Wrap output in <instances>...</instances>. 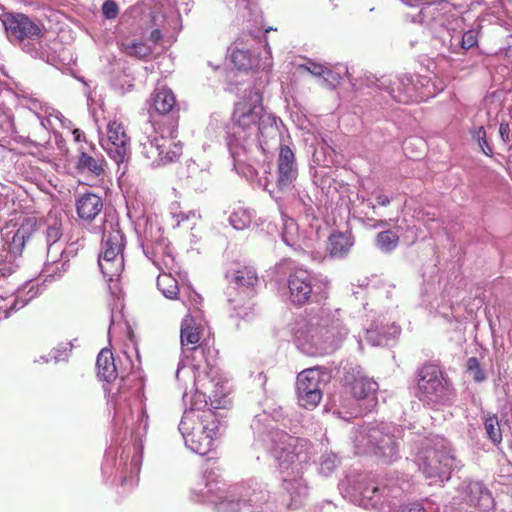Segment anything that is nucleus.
Listing matches in <instances>:
<instances>
[{
	"mask_svg": "<svg viewBox=\"0 0 512 512\" xmlns=\"http://www.w3.org/2000/svg\"><path fill=\"white\" fill-rule=\"evenodd\" d=\"M254 214L251 209L240 204L234 205L229 213L228 222L236 230L248 228Z\"/></svg>",
	"mask_w": 512,
	"mask_h": 512,
	"instance_id": "nucleus-37",
	"label": "nucleus"
},
{
	"mask_svg": "<svg viewBox=\"0 0 512 512\" xmlns=\"http://www.w3.org/2000/svg\"><path fill=\"white\" fill-rule=\"evenodd\" d=\"M62 236V222L57 213L50 212L45 218L27 217L15 232L9 250L12 254H21L29 241L44 243L48 255L52 257L55 244Z\"/></svg>",
	"mask_w": 512,
	"mask_h": 512,
	"instance_id": "nucleus-9",
	"label": "nucleus"
},
{
	"mask_svg": "<svg viewBox=\"0 0 512 512\" xmlns=\"http://www.w3.org/2000/svg\"><path fill=\"white\" fill-rule=\"evenodd\" d=\"M115 466L116 477L119 478L121 485H135L141 468V455L138 449L133 447L128 451L123 450Z\"/></svg>",
	"mask_w": 512,
	"mask_h": 512,
	"instance_id": "nucleus-26",
	"label": "nucleus"
},
{
	"mask_svg": "<svg viewBox=\"0 0 512 512\" xmlns=\"http://www.w3.org/2000/svg\"><path fill=\"white\" fill-rule=\"evenodd\" d=\"M102 148L116 163L125 162L130 155V137L127 135L122 122L114 119L107 124L106 135L100 139Z\"/></svg>",
	"mask_w": 512,
	"mask_h": 512,
	"instance_id": "nucleus-22",
	"label": "nucleus"
},
{
	"mask_svg": "<svg viewBox=\"0 0 512 512\" xmlns=\"http://www.w3.org/2000/svg\"><path fill=\"white\" fill-rule=\"evenodd\" d=\"M172 272L164 270L157 277V287L168 299H175L179 294L178 282L172 275Z\"/></svg>",
	"mask_w": 512,
	"mask_h": 512,
	"instance_id": "nucleus-40",
	"label": "nucleus"
},
{
	"mask_svg": "<svg viewBox=\"0 0 512 512\" xmlns=\"http://www.w3.org/2000/svg\"><path fill=\"white\" fill-rule=\"evenodd\" d=\"M424 146V141L422 139H418V138H409L407 140H405L404 144H403V148L405 150L406 153H408V150L410 149V147L412 146Z\"/></svg>",
	"mask_w": 512,
	"mask_h": 512,
	"instance_id": "nucleus-63",
	"label": "nucleus"
},
{
	"mask_svg": "<svg viewBox=\"0 0 512 512\" xmlns=\"http://www.w3.org/2000/svg\"><path fill=\"white\" fill-rule=\"evenodd\" d=\"M453 501L445 506V512H462L457 505L466 504L468 507H475L483 511L494 508L495 501L490 490L481 481L466 479L457 488V495Z\"/></svg>",
	"mask_w": 512,
	"mask_h": 512,
	"instance_id": "nucleus-20",
	"label": "nucleus"
},
{
	"mask_svg": "<svg viewBox=\"0 0 512 512\" xmlns=\"http://www.w3.org/2000/svg\"><path fill=\"white\" fill-rule=\"evenodd\" d=\"M398 241L399 236L391 230L382 231L376 236L377 248L385 253L393 251L397 247Z\"/></svg>",
	"mask_w": 512,
	"mask_h": 512,
	"instance_id": "nucleus-42",
	"label": "nucleus"
},
{
	"mask_svg": "<svg viewBox=\"0 0 512 512\" xmlns=\"http://www.w3.org/2000/svg\"><path fill=\"white\" fill-rule=\"evenodd\" d=\"M231 61L234 66L239 70H249L257 65L256 57L250 52V50L244 47L235 46L231 50L230 55Z\"/></svg>",
	"mask_w": 512,
	"mask_h": 512,
	"instance_id": "nucleus-38",
	"label": "nucleus"
},
{
	"mask_svg": "<svg viewBox=\"0 0 512 512\" xmlns=\"http://www.w3.org/2000/svg\"><path fill=\"white\" fill-rule=\"evenodd\" d=\"M277 189L279 191L293 190V184L298 177V167L293 150L281 144L277 160Z\"/></svg>",
	"mask_w": 512,
	"mask_h": 512,
	"instance_id": "nucleus-24",
	"label": "nucleus"
},
{
	"mask_svg": "<svg viewBox=\"0 0 512 512\" xmlns=\"http://www.w3.org/2000/svg\"><path fill=\"white\" fill-rule=\"evenodd\" d=\"M9 37L21 43L27 41H38L43 36V27L35 19L22 13H8L3 20Z\"/></svg>",
	"mask_w": 512,
	"mask_h": 512,
	"instance_id": "nucleus-23",
	"label": "nucleus"
},
{
	"mask_svg": "<svg viewBox=\"0 0 512 512\" xmlns=\"http://www.w3.org/2000/svg\"><path fill=\"white\" fill-rule=\"evenodd\" d=\"M301 68L308 71L310 74L323 78V81L326 82L329 86L335 87L340 81V74L332 71L331 69L314 62H307L304 65H301Z\"/></svg>",
	"mask_w": 512,
	"mask_h": 512,
	"instance_id": "nucleus-39",
	"label": "nucleus"
},
{
	"mask_svg": "<svg viewBox=\"0 0 512 512\" xmlns=\"http://www.w3.org/2000/svg\"><path fill=\"white\" fill-rule=\"evenodd\" d=\"M345 380L350 387V392L356 399H374V394L379 388L377 382L361 375L360 372L353 380L349 376H346Z\"/></svg>",
	"mask_w": 512,
	"mask_h": 512,
	"instance_id": "nucleus-35",
	"label": "nucleus"
},
{
	"mask_svg": "<svg viewBox=\"0 0 512 512\" xmlns=\"http://www.w3.org/2000/svg\"><path fill=\"white\" fill-rule=\"evenodd\" d=\"M195 393L190 397V406L187 409L208 410L209 392L203 389H198L197 385L193 383Z\"/></svg>",
	"mask_w": 512,
	"mask_h": 512,
	"instance_id": "nucleus-47",
	"label": "nucleus"
},
{
	"mask_svg": "<svg viewBox=\"0 0 512 512\" xmlns=\"http://www.w3.org/2000/svg\"><path fill=\"white\" fill-rule=\"evenodd\" d=\"M101 11L105 19L114 20L119 14V6L113 0H106L101 7Z\"/></svg>",
	"mask_w": 512,
	"mask_h": 512,
	"instance_id": "nucleus-55",
	"label": "nucleus"
},
{
	"mask_svg": "<svg viewBox=\"0 0 512 512\" xmlns=\"http://www.w3.org/2000/svg\"><path fill=\"white\" fill-rule=\"evenodd\" d=\"M87 146L89 147V150L84 146L79 148L76 168L80 172H87L93 176L99 177L104 174L106 161L101 155L96 153L95 148L92 145L87 144Z\"/></svg>",
	"mask_w": 512,
	"mask_h": 512,
	"instance_id": "nucleus-28",
	"label": "nucleus"
},
{
	"mask_svg": "<svg viewBox=\"0 0 512 512\" xmlns=\"http://www.w3.org/2000/svg\"><path fill=\"white\" fill-rule=\"evenodd\" d=\"M337 465L338 459L335 454H325L321 456L319 471L324 476H329Z\"/></svg>",
	"mask_w": 512,
	"mask_h": 512,
	"instance_id": "nucleus-49",
	"label": "nucleus"
},
{
	"mask_svg": "<svg viewBox=\"0 0 512 512\" xmlns=\"http://www.w3.org/2000/svg\"><path fill=\"white\" fill-rule=\"evenodd\" d=\"M499 135L504 144L510 145L512 140V134L510 125L507 122H501L499 126Z\"/></svg>",
	"mask_w": 512,
	"mask_h": 512,
	"instance_id": "nucleus-58",
	"label": "nucleus"
},
{
	"mask_svg": "<svg viewBox=\"0 0 512 512\" xmlns=\"http://www.w3.org/2000/svg\"><path fill=\"white\" fill-rule=\"evenodd\" d=\"M268 498L269 493L261 483L251 482L245 488L240 500L242 512H263Z\"/></svg>",
	"mask_w": 512,
	"mask_h": 512,
	"instance_id": "nucleus-27",
	"label": "nucleus"
},
{
	"mask_svg": "<svg viewBox=\"0 0 512 512\" xmlns=\"http://www.w3.org/2000/svg\"><path fill=\"white\" fill-rule=\"evenodd\" d=\"M296 347L308 356H322L336 351L347 337L349 328L341 311L327 307L298 316L291 325Z\"/></svg>",
	"mask_w": 512,
	"mask_h": 512,
	"instance_id": "nucleus-4",
	"label": "nucleus"
},
{
	"mask_svg": "<svg viewBox=\"0 0 512 512\" xmlns=\"http://www.w3.org/2000/svg\"><path fill=\"white\" fill-rule=\"evenodd\" d=\"M189 11L188 3L178 7L176 2L172 4L169 0H142L132 8L141 36L125 38L121 50L138 59L150 56L161 40L175 37L182 28L181 13Z\"/></svg>",
	"mask_w": 512,
	"mask_h": 512,
	"instance_id": "nucleus-3",
	"label": "nucleus"
},
{
	"mask_svg": "<svg viewBox=\"0 0 512 512\" xmlns=\"http://www.w3.org/2000/svg\"><path fill=\"white\" fill-rule=\"evenodd\" d=\"M367 85L387 92L396 102L403 104L424 101L436 93L431 79L421 75H404L395 79L368 77Z\"/></svg>",
	"mask_w": 512,
	"mask_h": 512,
	"instance_id": "nucleus-12",
	"label": "nucleus"
},
{
	"mask_svg": "<svg viewBox=\"0 0 512 512\" xmlns=\"http://www.w3.org/2000/svg\"><path fill=\"white\" fill-rule=\"evenodd\" d=\"M73 346H74L73 343L69 342V343H61L56 348H54L51 352L52 353L51 357L54 360V362L58 363V362L67 360L69 357V352L72 350Z\"/></svg>",
	"mask_w": 512,
	"mask_h": 512,
	"instance_id": "nucleus-51",
	"label": "nucleus"
},
{
	"mask_svg": "<svg viewBox=\"0 0 512 512\" xmlns=\"http://www.w3.org/2000/svg\"><path fill=\"white\" fill-rule=\"evenodd\" d=\"M432 508V503L430 500L425 499L422 502H414L403 505L401 507L400 512H428L429 509Z\"/></svg>",
	"mask_w": 512,
	"mask_h": 512,
	"instance_id": "nucleus-53",
	"label": "nucleus"
},
{
	"mask_svg": "<svg viewBox=\"0 0 512 512\" xmlns=\"http://www.w3.org/2000/svg\"><path fill=\"white\" fill-rule=\"evenodd\" d=\"M472 139L476 141L481 149V151L487 155L490 156L492 154V148L490 147L487 136H486V130L483 126H477L470 130Z\"/></svg>",
	"mask_w": 512,
	"mask_h": 512,
	"instance_id": "nucleus-46",
	"label": "nucleus"
},
{
	"mask_svg": "<svg viewBox=\"0 0 512 512\" xmlns=\"http://www.w3.org/2000/svg\"><path fill=\"white\" fill-rule=\"evenodd\" d=\"M351 500L365 509L384 511L395 505L394 500L401 496L398 486L388 484L374 476H364L351 486Z\"/></svg>",
	"mask_w": 512,
	"mask_h": 512,
	"instance_id": "nucleus-13",
	"label": "nucleus"
},
{
	"mask_svg": "<svg viewBox=\"0 0 512 512\" xmlns=\"http://www.w3.org/2000/svg\"><path fill=\"white\" fill-rule=\"evenodd\" d=\"M415 462L423 475L432 483H443L450 479L453 470L459 468L450 443L442 437L425 438Z\"/></svg>",
	"mask_w": 512,
	"mask_h": 512,
	"instance_id": "nucleus-8",
	"label": "nucleus"
},
{
	"mask_svg": "<svg viewBox=\"0 0 512 512\" xmlns=\"http://www.w3.org/2000/svg\"><path fill=\"white\" fill-rule=\"evenodd\" d=\"M174 217L176 218L177 225H180L182 222L189 220L191 218L196 217V213L193 211H189L187 213L180 212L179 214L174 213Z\"/></svg>",
	"mask_w": 512,
	"mask_h": 512,
	"instance_id": "nucleus-62",
	"label": "nucleus"
},
{
	"mask_svg": "<svg viewBox=\"0 0 512 512\" xmlns=\"http://www.w3.org/2000/svg\"><path fill=\"white\" fill-rule=\"evenodd\" d=\"M328 281L320 274L304 268H295L288 277L289 298L296 305H303L313 296L324 293Z\"/></svg>",
	"mask_w": 512,
	"mask_h": 512,
	"instance_id": "nucleus-19",
	"label": "nucleus"
},
{
	"mask_svg": "<svg viewBox=\"0 0 512 512\" xmlns=\"http://www.w3.org/2000/svg\"><path fill=\"white\" fill-rule=\"evenodd\" d=\"M467 369L472 374L473 379L477 382H481L485 379V373L480 368L477 358L471 357L467 361Z\"/></svg>",
	"mask_w": 512,
	"mask_h": 512,
	"instance_id": "nucleus-54",
	"label": "nucleus"
},
{
	"mask_svg": "<svg viewBox=\"0 0 512 512\" xmlns=\"http://www.w3.org/2000/svg\"><path fill=\"white\" fill-rule=\"evenodd\" d=\"M460 7L453 0H431L418 14V22L454 54H464L476 48L481 30L478 20L470 29L465 30V18L454 12Z\"/></svg>",
	"mask_w": 512,
	"mask_h": 512,
	"instance_id": "nucleus-5",
	"label": "nucleus"
},
{
	"mask_svg": "<svg viewBox=\"0 0 512 512\" xmlns=\"http://www.w3.org/2000/svg\"><path fill=\"white\" fill-rule=\"evenodd\" d=\"M313 162L320 166H329L331 163V160L328 159V152L323 146L314 150Z\"/></svg>",
	"mask_w": 512,
	"mask_h": 512,
	"instance_id": "nucleus-57",
	"label": "nucleus"
},
{
	"mask_svg": "<svg viewBox=\"0 0 512 512\" xmlns=\"http://www.w3.org/2000/svg\"><path fill=\"white\" fill-rule=\"evenodd\" d=\"M144 136L140 139L141 153L153 168L177 161L182 155V144L174 137L159 134L152 121L143 127Z\"/></svg>",
	"mask_w": 512,
	"mask_h": 512,
	"instance_id": "nucleus-14",
	"label": "nucleus"
},
{
	"mask_svg": "<svg viewBox=\"0 0 512 512\" xmlns=\"http://www.w3.org/2000/svg\"><path fill=\"white\" fill-rule=\"evenodd\" d=\"M96 368L99 379L107 383L116 379V365L114 363L113 354L108 348H103L98 354Z\"/></svg>",
	"mask_w": 512,
	"mask_h": 512,
	"instance_id": "nucleus-36",
	"label": "nucleus"
},
{
	"mask_svg": "<svg viewBox=\"0 0 512 512\" xmlns=\"http://www.w3.org/2000/svg\"><path fill=\"white\" fill-rule=\"evenodd\" d=\"M12 156V150L6 148L3 144H0V168H4L7 162H11Z\"/></svg>",
	"mask_w": 512,
	"mask_h": 512,
	"instance_id": "nucleus-59",
	"label": "nucleus"
},
{
	"mask_svg": "<svg viewBox=\"0 0 512 512\" xmlns=\"http://www.w3.org/2000/svg\"><path fill=\"white\" fill-rule=\"evenodd\" d=\"M235 310H236V316L240 317L242 319L249 320L252 318V316L254 314V310L251 305L235 307Z\"/></svg>",
	"mask_w": 512,
	"mask_h": 512,
	"instance_id": "nucleus-60",
	"label": "nucleus"
},
{
	"mask_svg": "<svg viewBox=\"0 0 512 512\" xmlns=\"http://www.w3.org/2000/svg\"><path fill=\"white\" fill-rule=\"evenodd\" d=\"M281 427L297 433V423L281 407L270 414L256 415L251 423L254 434L267 443L278 462L284 489L290 497L288 507L298 509L307 497L308 488L301 474L311 459L312 451L308 440L291 436Z\"/></svg>",
	"mask_w": 512,
	"mask_h": 512,
	"instance_id": "nucleus-1",
	"label": "nucleus"
},
{
	"mask_svg": "<svg viewBox=\"0 0 512 512\" xmlns=\"http://www.w3.org/2000/svg\"><path fill=\"white\" fill-rule=\"evenodd\" d=\"M176 378L178 381L182 378L193 379L198 389L209 392V400L212 408L220 409L226 407L228 403L226 396L230 391L228 380L220 372L219 368L212 365L207 360H205L203 366L198 363L191 364L190 367L186 366L182 360L178 364Z\"/></svg>",
	"mask_w": 512,
	"mask_h": 512,
	"instance_id": "nucleus-11",
	"label": "nucleus"
},
{
	"mask_svg": "<svg viewBox=\"0 0 512 512\" xmlns=\"http://www.w3.org/2000/svg\"><path fill=\"white\" fill-rule=\"evenodd\" d=\"M202 298L201 296L196 293L195 291H192L190 289L186 290V298H182V302L185 306L191 309H198V306L201 304Z\"/></svg>",
	"mask_w": 512,
	"mask_h": 512,
	"instance_id": "nucleus-56",
	"label": "nucleus"
},
{
	"mask_svg": "<svg viewBox=\"0 0 512 512\" xmlns=\"http://www.w3.org/2000/svg\"><path fill=\"white\" fill-rule=\"evenodd\" d=\"M176 104L175 96L169 88L157 87L151 95L149 101V112L160 115H166L172 111Z\"/></svg>",
	"mask_w": 512,
	"mask_h": 512,
	"instance_id": "nucleus-32",
	"label": "nucleus"
},
{
	"mask_svg": "<svg viewBox=\"0 0 512 512\" xmlns=\"http://www.w3.org/2000/svg\"><path fill=\"white\" fill-rule=\"evenodd\" d=\"M227 278L237 286L246 288L254 286L258 281L256 271L253 267H243L238 270L229 271Z\"/></svg>",
	"mask_w": 512,
	"mask_h": 512,
	"instance_id": "nucleus-41",
	"label": "nucleus"
},
{
	"mask_svg": "<svg viewBox=\"0 0 512 512\" xmlns=\"http://www.w3.org/2000/svg\"><path fill=\"white\" fill-rule=\"evenodd\" d=\"M15 271V266L11 263L0 262V277H7Z\"/></svg>",
	"mask_w": 512,
	"mask_h": 512,
	"instance_id": "nucleus-61",
	"label": "nucleus"
},
{
	"mask_svg": "<svg viewBox=\"0 0 512 512\" xmlns=\"http://www.w3.org/2000/svg\"><path fill=\"white\" fill-rule=\"evenodd\" d=\"M504 55L512 59V34L507 37V47L503 48Z\"/></svg>",
	"mask_w": 512,
	"mask_h": 512,
	"instance_id": "nucleus-64",
	"label": "nucleus"
},
{
	"mask_svg": "<svg viewBox=\"0 0 512 512\" xmlns=\"http://www.w3.org/2000/svg\"><path fill=\"white\" fill-rule=\"evenodd\" d=\"M142 249L145 256L151 260L160 271H175L176 264L169 241L163 237L162 227L156 219L147 218Z\"/></svg>",
	"mask_w": 512,
	"mask_h": 512,
	"instance_id": "nucleus-16",
	"label": "nucleus"
},
{
	"mask_svg": "<svg viewBox=\"0 0 512 512\" xmlns=\"http://www.w3.org/2000/svg\"><path fill=\"white\" fill-rule=\"evenodd\" d=\"M417 397L423 403L435 406L452 401V390L442 371L435 365H425L419 371Z\"/></svg>",
	"mask_w": 512,
	"mask_h": 512,
	"instance_id": "nucleus-17",
	"label": "nucleus"
},
{
	"mask_svg": "<svg viewBox=\"0 0 512 512\" xmlns=\"http://www.w3.org/2000/svg\"><path fill=\"white\" fill-rule=\"evenodd\" d=\"M199 329L200 328L196 325L194 318L190 315H187L182 321L180 338L183 357L179 362L183 360L184 364L188 367H190L191 364H194L193 362H189L190 353L204 356V348L197 345L200 340Z\"/></svg>",
	"mask_w": 512,
	"mask_h": 512,
	"instance_id": "nucleus-25",
	"label": "nucleus"
},
{
	"mask_svg": "<svg viewBox=\"0 0 512 512\" xmlns=\"http://www.w3.org/2000/svg\"><path fill=\"white\" fill-rule=\"evenodd\" d=\"M125 244L124 234L118 224L111 225L110 230H107V226L104 224L102 250L98 258V265L108 281L117 279L124 269L123 250Z\"/></svg>",
	"mask_w": 512,
	"mask_h": 512,
	"instance_id": "nucleus-15",
	"label": "nucleus"
},
{
	"mask_svg": "<svg viewBox=\"0 0 512 512\" xmlns=\"http://www.w3.org/2000/svg\"><path fill=\"white\" fill-rule=\"evenodd\" d=\"M354 245V238L349 232H335L329 237L327 250L335 259H343L350 253Z\"/></svg>",
	"mask_w": 512,
	"mask_h": 512,
	"instance_id": "nucleus-34",
	"label": "nucleus"
},
{
	"mask_svg": "<svg viewBox=\"0 0 512 512\" xmlns=\"http://www.w3.org/2000/svg\"><path fill=\"white\" fill-rule=\"evenodd\" d=\"M17 298L14 295L9 297H1L0 296V320L2 318H7L11 314V312L18 310Z\"/></svg>",
	"mask_w": 512,
	"mask_h": 512,
	"instance_id": "nucleus-50",
	"label": "nucleus"
},
{
	"mask_svg": "<svg viewBox=\"0 0 512 512\" xmlns=\"http://www.w3.org/2000/svg\"><path fill=\"white\" fill-rule=\"evenodd\" d=\"M400 334V327L395 323L375 325L365 332V339L373 346L389 345Z\"/></svg>",
	"mask_w": 512,
	"mask_h": 512,
	"instance_id": "nucleus-31",
	"label": "nucleus"
},
{
	"mask_svg": "<svg viewBox=\"0 0 512 512\" xmlns=\"http://www.w3.org/2000/svg\"><path fill=\"white\" fill-rule=\"evenodd\" d=\"M224 493V484L216 479L213 471H206L192 489L196 501L214 504L217 512H242L240 500L226 497Z\"/></svg>",
	"mask_w": 512,
	"mask_h": 512,
	"instance_id": "nucleus-18",
	"label": "nucleus"
},
{
	"mask_svg": "<svg viewBox=\"0 0 512 512\" xmlns=\"http://www.w3.org/2000/svg\"><path fill=\"white\" fill-rule=\"evenodd\" d=\"M15 95L19 105L27 107L38 119L42 128L48 130L51 127L52 123L50 117L52 113L49 111L48 107H44L37 98L33 97L25 90L19 89Z\"/></svg>",
	"mask_w": 512,
	"mask_h": 512,
	"instance_id": "nucleus-30",
	"label": "nucleus"
},
{
	"mask_svg": "<svg viewBox=\"0 0 512 512\" xmlns=\"http://www.w3.org/2000/svg\"><path fill=\"white\" fill-rule=\"evenodd\" d=\"M39 288L34 283H27L25 286L20 288L14 295L17 298L18 308L26 306L33 298L37 296Z\"/></svg>",
	"mask_w": 512,
	"mask_h": 512,
	"instance_id": "nucleus-44",
	"label": "nucleus"
},
{
	"mask_svg": "<svg viewBox=\"0 0 512 512\" xmlns=\"http://www.w3.org/2000/svg\"><path fill=\"white\" fill-rule=\"evenodd\" d=\"M328 373L319 367L308 368L297 376L296 387L299 405L306 409L315 408L321 401Z\"/></svg>",
	"mask_w": 512,
	"mask_h": 512,
	"instance_id": "nucleus-21",
	"label": "nucleus"
},
{
	"mask_svg": "<svg viewBox=\"0 0 512 512\" xmlns=\"http://www.w3.org/2000/svg\"><path fill=\"white\" fill-rule=\"evenodd\" d=\"M69 253L62 249L61 245L55 244L52 257L47 254V262L44 267L46 277L60 278L69 267Z\"/></svg>",
	"mask_w": 512,
	"mask_h": 512,
	"instance_id": "nucleus-33",
	"label": "nucleus"
},
{
	"mask_svg": "<svg viewBox=\"0 0 512 512\" xmlns=\"http://www.w3.org/2000/svg\"><path fill=\"white\" fill-rule=\"evenodd\" d=\"M143 383L136 375H128L121 378L116 390H108L109 404L114 410V426L120 430H130L131 436L140 439L147 430L148 416L142 406H137V419L135 420L132 411L133 405L137 404Z\"/></svg>",
	"mask_w": 512,
	"mask_h": 512,
	"instance_id": "nucleus-6",
	"label": "nucleus"
},
{
	"mask_svg": "<svg viewBox=\"0 0 512 512\" xmlns=\"http://www.w3.org/2000/svg\"><path fill=\"white\" fill-rule=\"evenodd\" d=\"M280 192L283 194H287L288 197H292L299 204L303 205L305 208H308V210L312 209V199L306 194L302 195L299 189L295 186V184H293V190L289 189Z\"/></svg>",
	"mask_w": 512,
	"mask_h": 512,
	"instance_id": "nucleus-52",
	"label": "nucleus"
},
{
	"mask_svg": "<svg viewBox=\"0 0 512 512\" xmlns=\"http://www.w3.org/2000/svg\"><path fill=\"white\" fill-rule=\"evenodd\" d=\"M78 218L83 223H91L103 210V200L94 193H84L75 202Z\"/></svg>",
	"mask_w": 512,
	"mask_h": 512,
	"instance_id": "nucleus-29",
	"label": "nucleus"
},
{
	"mask_svg": "<svg viewBox=\"0 0 512 512\" xmlns=\"http://www.w3.org/2000/svg\"><path fill=\"white\" fill-rule=\"evenodd\" d=\"M279 135L277 118L264 111L258 90H250L236 103L227 132V146L234 161L242 162V156L253 150L265 151L269 141L277 140Z\"/></svg>",
	"mask_w": 512,
	"mask_h": 512,
	"instance_id": "nucleus-2",
	"label": "nucleus"
},
{
	"mask_svg": "<svg viewBox=\"0 0 512 512\" xmlns=\"http://www.w3.org/2000/svg\"><path fill=\"white\" fill-rule=\"evenodd\" d=\"M399 432L397 427L388 424H364L353 435L355 453H374L392 462L398 458L399 443L395 433Z\"/></svg>",
	"mask_w": 512,
	"mask_h": 512,
	"instance_id": "nucleus-10",
	"label": "nucleus"
},
{
	"mask_svg": "<svg viewBox=\"0 0 512 512\" xmlns=\"http://www.w3.org/2000/svg\"><path fill=\"white\" fill-rule=\"evenodd\" d=\"M185 446L199 455L211 451L220 431V422L213 409H185L178 425Z\"/></svg>",
	"mask_w": 512,
	"mask_h": 512,
	"instance_id": "nucleus-7",
	"label": "nucleus"
},
{
	"mask_svg": "<svg viewBox=\"0 0 512 512\" xmlns=\"http://www.w3.org/2000/svg\"><path fill=\"white\" fill-rule=\"evenodd\" d=\"M391 197L385 194L384 190L380 187L375 188L371 193L370 197L363 199V203L376 213V206L387 207L391 203Z\"/></svg>",
	"mask_w": 512,
	"mask_h": 512,
	"instance_id": "nucleus-43",
	"label": "nucleus"
},
{
	"mask_svg": "<svg viewBox=\"0 0 512 512\" xmlns=\"http://www.w3.org/2000/svg\"><path fill=\"white\" fill-rule=\"evenodd\" d=\"M281 215H282V220H283V225H284L282 239L287 245L293 246L294 245L293 233L297 230L296 223L294 222V220L292 218H288L282 211H281Z\"/></svg>",
	"mask_w": 512,
	"mask_h": 512,
	"instance_id": "nucleus-48",
	"label": "nucleus"
},
{
	"mask_svg": "<svg viewBox=\"0 0 512 512\" xmlns=\"http://www.w3.org/2000/svg\"><path fill=\"white\" fill-rule=\"evenodd\" d=\"M484 427L488 438L494 443L499 444L502 441V432L497 416H489L485 419Z\"/></svg>",
	"mask_w": 512,
	"mask_h": 512,
	"instance_id": "nucleus-45",
	"label": "nucleus"
}]
</instances>
